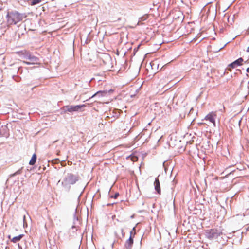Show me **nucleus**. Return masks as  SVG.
I'll return each instance as SVG.
<instances>
[{"instance_id":"f257e3e1","label":"nucleus","mask_w":249,"mask_h":249,"mask_svg":"<svg viewBox=\"0 0 249 249\" xmlns=\"http://www.w3.org/2000/svg\"><path fill=\"white\" fill-rule=\"evenodd\" d=\"M79 180L78 175L67 173L64 174L62 181L60 180L57 182V185L61 184L65 190L69 191L71 189V186L74 184Z\"/></svg>"},{"instance_id":"f03ea898","label":"nucleus","mask_w":249,"mask_h":249,"mask_svg":"<svg viewBox=\"0 0 249 249\" xmlns=\"http://www.w3.org/2000/svg\"><path fill=\"white\" fill-rule=\"evenodd\" d=\"M24 18L23 14L17 11H8L6 15L7 23L9 24H16L21 21Z\"/></svg>"},{"instance_id":"7ed1b4c3","label":"nucleus","mask_w":249,"mask_h":249,"mask_svg":"<svg viewBox=\"0 0 249 249\" xmlns=\"http://www.w3.org/2000/svg\"><path fill=\"white\" fill-rule=\"evenodd\" d=\"M221 234V231L216 229L207 230L205 233L206 237L210 240L216 239Z\"/></svg>"},{"instance_id":"20e7f679","label":"nucleus","mask_w":249,"mask_h":249,"mask_svg":"<svg viewBox=\"0 0 249 249\" xmlns=\"http://www.w3.org/2000/svg\"><path fill=\"white\" fill-rule=\"evenodd\" d=\"M26 60H28L29 62L23 61V62L27 65L38 64L39 59L34 55L31 52L29 51Z\"/></svg>"},{"instance_id":"39448f33","label":"nucleus","mask_w":249,"mask_h":249,"mask_svg":"<svg viewBox=\"0 0 249 249\" xmlns=\"http://www.w3.org/2000/svg\"><path fill=\"white\" fill-rule=\"evenodd\" d=\"M85 105L76 106H66L63 107V110L66 112H73L78 111L82 107H85Z\"/></svg>"},{"instance_id":"423d86ee","label":"nucleus","mask_w":249,"mask_h":249,"mask_svg":"<svg viewBox=\"0 0 249 249\" xmlns=\"http://www.w3.org/2000/svg\"><path fill=\"white\" fill-rule=\"evenodd\" d=\"M243 61V59L241 57L238 58V59L235 60L232 63L230 64L229 66L232 68H235V67L242 65V62Z\"/></svg>"},{"instance_id":"0eeeda50","label":"nucleus","mask_w":249,"mask_h":249,"mask_svg":"<svg viewBox=\"0 0 249 249\" xmlns=\"http://www.w3.org/2000/svg\"><path fill=\"white\" fill-rule=\"evenodd\" d=\"M107 94V90H100L97 91L96 93H95L94 95H93L91 98H92L93 97H98V98H100L102 97H105L106 96Z\"/></svg>"},{"instance_id":"6e6552de","label":"nucleus","mask_w":249,"mask_h":249,"mask_svg":"<svg viewBox=\"0 0 249 249\" xmlns=\"http://www.w3.org/2000/svg\"><path fill=\"white\" fill-rule=\"evenodd\" d=\"M154 185L155 189L157 191V192L159 194H160L161 190H160V181H159V180L158 178H155V181L154 183Z\"/></svg>"},{"instance_id":"1a4fd4ad","label":"nucleus","mask_w":249,"mask_h":249,"mask_svg":"<svg viewBox=\"0 0 249 249\" xmlns=\"http://www.w3.org/2000/svg\"><path fill=\"white\" fill-rule=\"evenodd\" d=\"M216 116L215 114H214L212 113L208 114L206 117L205 119L207 120H209L210 122L213 123L214 125H215V117Z\"/></svg>"},{"instance_id":"9d476101","label":"nucleus","mask_w":249,"mask_h":249,"mask_svg":"<svg viewBox=\"0 0 249 249\" xmlns=\"http://www.w3.org/2000/svg\"><path fill=\"white\" fill-rule=\"evenodd\" d=\"M133 244V237H129V239L126 240L125 243V247L126 249H131Z\"/></svg>"},{"instance_id":"9b49d317","label":"nucleus","mask_w":249,"mask_h":249,"mask_svg":"<svg viewBox=\"0 0 249 249\" xmlns=\"http://www.w3.org/2000/svg\"><path fill=\"white\" fill-rule=\"evenodd\" d=\"M29 51L27 50H23L20 52H18V54L19 56H20L22 58L24 59H26L27 57Z\"/></svg>"},{"instance_id":"f8f14e48","label":"nucleus","mask_w":249,"mask_h":249,"mask_svg":"<svg viewBox=\"0 0 249 249\" xmlns=\"http://www.w3.org/2000/svg\"><path fill=\"white\" fill-rule=\"evenodd\" d=\"M249 80L248 82V83H245L243 81L241 82V85H240V88L242 90H246L244 88H246L247 89V91L249 92Z\"/></svg>"},{"instance_id":"ddd939ff","label":"nucleus","mask_w":249,"mask_h":249,"mask_svg":"<svg viewBox=\"0 0 249 249\" xmlns=\"http://www.w3.org/2000/svg\"><path fill=\"white\" fill-rule=\"evenodd\" d=\"M23 234H20L17 236H15L11 239V241L13 242V243H16L20 240L23 237Z\"/></svg>"},{"instance_id":"4468645a","label":"nucleus","mask_w":249,"mask_h":249,"mask_svg":"<svg viewBox=\"0 0 249 249\" xmlns=\"http://www.w3.org/2000/svg\"><path fill=\"white\" fill-rule=\"evenodd\" d=\"M36 160V156L35 154H34L32 157L31 160L29 161V164L31 165H34Z\"/></svg>"},{"instance_id":"2eb2a0df","label":"nucleus","mask_w":249,"mask_h":249,"mask_svg":"<svg viewBox=\"0 0 249 249\" xmlns=\"http://www.w3.org/2000/svg\"><path fill=\"white\" fill-rule=\"evenodd\" d=\"M41 2V0H32L31 2V5H36Z\"/></svg>"},{"instance_id":"dca6fc26","label":"nucleus","mask_w":249,"mask_h":249,"mask_svg":"<svg viewBox=\"0 0 249 249\" xmlns=\"http://www.w3.org/2000/svg\"><path fill=\"white\" fill-rule=\"evenodd\" d=\"M135 227H133L130 232V237H133L135 234Z\"/></svg>"},{"instance_id":"f3484780","label":"nucleus","mask_w":249,"mask_h":249,"mask_svg":"<svg viewBox=\"0 0 249 249\" xmlns=\"http://www.w3.org/2000/svg\"><path fill=\"white\" fill-rule=\"evenodd\" d=\"M22 168H21V169H20L18 170L17 171H16L14 174H12L11 176L14 177V176H15L16 175L20 174L21 173V170H22Z\"/></svg>"},{"instance_id":"a211bd4d","label":"nucleus","mask_w":249,"mask_h":249,"mask_svg":"<svg viewBox=\"0 0 249 249\" xmlns=\"http://www.w3.org/2000/svg\"><path fill=\"white\" fill-rule=\"evenodd\" d=\"M119 196V193H116L114 196H111V198H117Z\"/></svg>"},{"instance_id":"6ab92c4d","label":"nucleus","mask_w":249,"mask_h":249,"mask_svg":"<svg viewBox=\"0 0 249 249\" xmlns=\"http://www.w3.org/2000/svg\"><path fill=\"white\" fill-rule=\"evenodd\" d=\"M23 226H25V225H27V223L25 221V215L23 216Z\"/></svg>"},{"instance_id":"aec40b11","label":"nucleus","mask_w":249,"mask_h":249,"mask_svg":"<svg viewBox=\"0 0 249 249\" xmlns=\"http://www.w3.org/2000/svg\"><path fill=\"white\" fill-rule=\"evenodd\" d=\"M120 231L122 235V237H124V229L123 228H121L120 229Z\"/></svg>"},{"instance_id":"412c9836","label":"nucleus","mask_w":249,"mask_h":249,"mask_svg":"<svg viewBox=\"0 0 249 249\" xmlns=\"http://www.w3.org/2000/svg\"><path fill=\"white\" fill-rule=\"evenodd\" d=\"M74 220L78 221V218L75 216H74Z\"/></svg>"},{"instance_id":"4be33fe9","label":"nucleus","mask_w":249,"mask_h":249,"mask_svg":"<svg viewBox=\"0 0 249 249\" xmlns=\"http://www.w3.org/2000/svg\"><path fill=\"white\" fill-rule=\"evenodd\" d=\"M246 71L248 73H249V67L246 69Z\"/></svg>"},{"instance_id":"5701e85b","label":"nucleus","mask_w":249,"mask_h":249,"mask_svg":"<svg viewBox=\"0 0 249 249\" xmlns=\"http://www.w3.org/2000/svg\"><path fill=\"white\" fill-rule=\"evenodd\" d=\"M18 246L19 249H22V247L19 245V244H18Z\"/></svg>"},{"instance_id":"b1692460","label":"nucleus","mask_w":249,"mask_h":249,"mask_svg":"<svg viewBox=\"0 0 249 249\" xmlns=\"http://www.w3.org/2000/svg\"><path fill=\"white\" fill-rule=\"evenodd\" d=\"M247 52H249V46L248 47V48L247 49Z\"/></svg>"},{"instance_id":"393cba45","label":"nucleus","mask_w":249,"mask_h":249,"mask_svg":"<svg viewBox=\"0 0 249 249\" xmlns=\"http://www.w3.org/2000/svg\"><path fill=\"white\" fill-rule=\"evenodd\" d=\"M71 228L72 229H74L76 228V226L75 225H73Z\"/></svg>"},{"instance_id":"a878e982","label":"nucleus","mask_w":249,"mask_h":249,"mask_svg":"<svg viewBox=\"0 0 249 249\" xmlns=\"http://www.w3.org/2000/svg\"><path fill=\"white\" fill-rule=\"evenodd\" d=\"M107 57L109 59H111V57H110V56L109 55H107Z\"/></svg>"},{"instance_id":"bb28decb","label":"nucleus","mask_w":249,"mask_h":249,"mask_svg":"<svg viewBox=\"0 0 249 249\" xmlns=\"http://www.w3.org/2000/svg\"><path fill=\"white\" fill-rule=\"evenodd\" d=\"M8 238L10 239V235H9L8 236Z\"/></svg>"},{"instance_id":"cd10ccee","label":"nucleus","mask_w":249,"mask_h":249,"mask_svg":"<svg viewBox=\"0 0 249 249\" xmlns=\"http://www.w3.org/2000/svg\"><path fill=\"white\" fill-rule=\"evenodd\" d=\"M248 30L249 31V27Z\"/></svg>"}]
</instances>
